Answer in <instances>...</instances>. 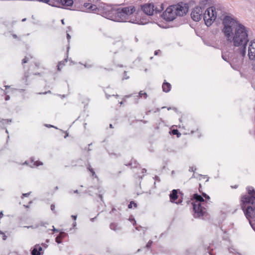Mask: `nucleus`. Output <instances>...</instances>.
Returning <instances> with one entry per match:
<instances>
[{"label": "nucleus", "mask_w": 255, "mask_h": 255, "mask_svg": "<svg viewBox=\"0 0 255 255\" xmlns=\"http://www.w3.org/2000/svg\"><path fill=\"white\" fill-rule=\"evenodd\" d=\"M5 91H4V94L5 95V100L7 101L10 99L9 96L7 95V94H10L13 92L15 89L11 88L10 86H5Z\"/></svg>", "instance_id": "15"}, {"label": "nucleus", "mask_w": 255, "mask_h": 255, "mask_svg": "<svg viewBox=\"0 0 255 255\" xmlns=\"http://www.w3.org/2000/svg\"><path fill=\"white\" fill-rule=\"evenodd\" d=\"M27 77H28V76L25 75L24 76V78H23V80H24L25 81V82H26V81H27Z\"/></svg>", "instance_id": "41"}, {"label": "nucleus", "mask_w": 255, "mask_h": 255, "mask_svg": "<svg viewBox=\"0 0 255 255\" xmlns=\"http://www.w3.org/2000/svg\"><path fill=\"white\" fill-rule=\"evenodd\" d=\"M84 6L87 9L88 12H93L94 13H100L103 11V5L98 8L97 5L89 2H85Z\"/></svg>", "instance_id": "11"}, {"label": "nucleus", "mask_w": 255, "mask_h": 255, "mask_svg": "<svg viewBox=\"0 0 255 255\" xmlns=\"http://www.w3.org/2000/svg\"><path fill=\"white\" fill-rule=\"evenodd\" d=\"M242 208L247 218H255V197L245 195L242 197Z\"/></svg>", "instance_id": "3"}, {"label": "nucleus", "mask_w": 255, "mask_h": 255, "mask_svg": "<svg viewBox=\"0 0 255 255\" xmlns=\"http://www.w3.org/2000/svg\"><path fill=\"white\" fill-rule=\"evenodd\" d=\"M61 234H60L59 235V236H58V237H57L55 239V241L58 243V244H60L61 243Z\"/></svg>", "instance_id": "26"}, {"label": "nucleus", "mask_w": 255, "mask_h": 255, "mask_svg": "<svg viewBox=\"0 0 255 255\" xmlns=\"http://www.w3.org/2000/svg\"><path fill=\"white\" fill-rule=\"evenodd\" d=\"M202 10L200 6H196L192 11L191 16L193 20L199 21L201 20L202 15Z\"/></svg>", "instance_id": "10"}, {"label": "nucleus", "mask_w": 255, "mask_h": 255, "mask_svg": "<svg viewBox=\"0 0 255 255\" xmlns=\"http://www.w3.org/2000/svg\"><path fill=\"white\" fill-rule=\"evenodd\" d=\"M31 193V192H29L28 193H23L22 194V196H21V198H23L24 197H28Z\"/></svg>", "instance_id": "30"}, {"label": "nucleus", "mask_w": 255, "mask_h": 255, "mask_svg": "<svg viewBox=\"0 0 255 255\" xmlns=\"http://www.w3.org/2000/svg\"><path fill=\"white\" fill-rule=\"evenodd\" d=\"M143 12L148 15H152L155 11V6L152 3H145L141 6Z\"/></svg>", "instance_id": "12"}, {"label": "nucleus", "mask_w": 255, "mask_h": 255, "mask_svg": "<svg viewBox=\"0 0 255 255\" xmlns=\"http://www.w3.org/2000/svg\"><path fill=\"white\" fill-rule=\"evenodd\" d=\"M76 225H77L76 222H74V223H73V225H73V227L74 228L75 227H76Z\"/></svg>", "instance_id": "42"}, {"label": "nucleus", "mask_w": 255, "mask_h": 255, "mask_svg": "<svg viewBox=\"0 0 255 255\" xmlns=\"http://www.w3.org/2000/svg\"><path fill=\"white\" fill-rule=\"evenodd\" d=\"M174 7L176 14L180 16H183L188 11V7L186 5V4L183 3L175 5Z\"/></svg>", "instance_id": "9"}, {"label": "nucleus", "mask_w": 255, "mask_h": 255, "mask_svg": "<svg viewBox=\"0 0 255 255\" xmlns=\"http://www.w3.org/2000/svg\"><path fill=\"white\" fill-rule=\"evenodd\" d=\"M89 168V170H90V171L92 173V175H94L95 174V173L94 170L93 169H92V168L91 169H90V168Z\"/></svg>", "instance_id": "35"}, {"label": "nucleus", "mask_w": 255, "mask_h": 255, "mask_svg": "<svg viewBox=\"0 0 255 255\" xmlns=\"http://www.w3.org/2000/svg\"><path fill=\"white\" fill-rule=\"evenodd\" d=\"M172 132L174 135L178 134V130L177 129H173Z\"/></svg>", "instance_id": "33"}, {"label": "nucleus", "mask_w": 255, "mask_h": 255, "mask_svg": "<svg viewBox=\"0 0 255 255\" xmlns=\"http://www.w3.org/2000/svg\"><path fill=\"white\" fill-rule=\"evenodd\" d=\"M253 68L255 70V64L253 66Z\"/></svg>", "instance_id": "54"}, {"label": "nucleus", "mask_w": 255, "mask_h": 255, "mask_svg": "<svg viewBox=\"0 0 255 255\" xmlns=\"http://www.w3.org/2000/svg\"><path fill=\"white\" fill-rule=\"evenodd\" d=\"M222 10L219 6H211L207 8L203 15L205 24L207 26L212 25L217 17H221Z\"/></svg>", "instance_id": "4"}, {"label": "nucleus", "mask_w": 255, "mask_h": 255, "mask_svg": "<svg viewBox=\"0 0 255 255\" xmlns=\"http://www.w3.org/2000/svg\"><path fill=\"white\" fill-rule=\"evenodd\" d=\"M137 163L135 160H131L130 162L128 163V164H126V165L130 166L131 168H134L136 167Z\"/></svg>", "instance_id": "21"}, {"label": "nucleus", "mask_w": 255, "mask_h": 255, "mask_svg": "<svg viewBox=\"0 0 255 255\" xmlns=\"http://www.w3.org/2000/svg\"><path fill=\"white\" fill-rule=\"evenodd\" d=\"M248 192L249 194V195L250 196H254L255 197V190L252 187H249L247 188Z\"/></svg>", "instance_id": "20"}, {"label": "nucleus", "mask_w": 255, "mask_h": 255, "mask_svg": "<svg viewBox=\"0 0 255 255\" xmlns=\"http://www.w3.org/2000/svg\"><path fill=\"white\" fill-rule=\"evenodd\" d=\"M146 172V170L144 168V169H142V172H141L142 173H144Z\"/></svg>", "instance_id": "40"}, {"label": "nucleus", "mask_w": 255, "mask_h": 255, "mask_svg": "<svg viewBox=\"0 0 255 255\" xmlns=\"http://www.w3.org/2000/svg\"><path fill=\"white\" fill-rule=\"evenodd\" d=\"M71 217L74 220H76L77 219V216L75 215H72Z\"/></svg>", "instance_id": "38"}, {"label": "nucleus", "mask_w": 255, "mask_h": 255, "mask_svg": "<svg viewBox=\"0 0 255 255\" xmlns=\"http://www.w3.org/2000/svg\"><path fill=\"white\" fill-rule=\"evenodd\" d=\"M110 128H113V127L112 124H110Z\"/></svg>", "instance_id": "47"}, {"label": "nucleus", "mask_w": 255, "mask_h": 255, "mask_svg": "<svg viewBox=\"0 0 255 255\" xmlns=\"http://www.w3.org/2000/svg\"><path fill=\"white\" fill-rule=\"evenodd\" d=\"M49 5L53 6L62 7L64 6H71L73 4V0H50Z\"/></svg>", "instance_id": "8"}, {"label": "nucleus", "mask_w": 255, "mask_h": 255, "mask_svg": "<svg viewBox=\"0 0 255 255\" xmlns=\"http://www.w3.org/2000/svg\"><path fill=\"white\" fill-rule=\"evenodd\" d=\"M25 20H26V18H25L22 19V21H25Z\"/></svg>", "instance_id": "52"}, {"label": "nucleus", "mask_w": 255, "mask_h": 255, "mask_svg": "<svg viewBox=\"0 0 255 255\" xmlns=\"http://www.w3.org/2000/svg\"><path fill=\"white\" fill-rule=\"evenodd\" d=\"M61 23H62V24H63V25H64V24H65V22H64V19H62V20H61Z\"/></svg>", "instance_id": "45"}, {"label": "nucleus", "mask_w": 255, "mask_h": 255, "mask_svg": "<svg viewBox=\"0 0 255 255\" xmlns=\"http://www.w3.org/2000/svg\"><path fill=\"white\" fill-rule=\"evenodd\" d=\"M53 231H54V232H59V230H57V229H56L54 226H53Z\"/></svg>", "instance_id": "39"}, {"label": "nucleus", "mask_w": 255, "mask_h": 255, "mask_svg": "<svg viewBox=\"0 0 255 255\" xmlns=\"http://www.w3.org/2000/svg\"><path fill=\"white\" fill-rule=\"evenodd\" d=\"M66 36H67V38L68 41H69V40L71 38V36L70 35V34L69 33H67Z\"/></svg>", "instance_id": "36"}, {"label": "nucleus", "mask_w": 255, "mask_h": 255, "mask_svg": "<svg viewBox=\"0 0 255 255\" xmlns=\"http://www.w3.org/2000/svg\"><path fill=\"white\" fill-rule=\"evenodd\" d=\"M74 193H78V190H76L75 191H74Z\"/></svg>", "instance_id": "53"}, {"label": "nucleus", "mask_w": 255, "mask_h": 255, "mask_svg": "<svg viewBox=\"0 0 255 255\" xmlns=\"http://www.w3.org/2000/svg\"><path fill=\"white\" fill-rule=\"evenodd\" d=\"M24 207H25L26 208H27L28 206H25V205H24Z\"/></svg>", "instance_id": "56"}, {"label": "nucleus", "mask_w": 255, "mask_h": 255, "mask_svg": "<svg viewBox=\"0 0 255 255\" xmlns=\"http://www.w3.org/2000/svg\"><path fill=\"white\" fill-rule=\"evenodd\" d=\"M31 254L32 255H40V253H39V252H38V250L35 247L33 250L32 251Z\"/></svg>", "instance_id": "25"}, {"label": "nucleus", "mask_w": 255, "mask_h": 255, "mask_svg": "<svg viewBox=\"0 0 255 255\" xmlns=\"http://www.w3.org/2000/svg\"><path fill=\"white\" fill-rule=\"evenodd\" d=\"M110 229L115 231H118L121 229V227L119 226L117 224L112 223L110 226Z\"/></svg>", "instance_id": "19"}, {"label": "nucleus", "mask_w": 255, "mask_h": 255, "mask_svg": "<svg viewBox=\"0 0 255 255\" xmlns=\"http://www.w3.org/2000/svg\"><path fill=\"white\" fill-rule=\"evenodd\" d=\"M35 247L38 250V252H39V253H40V252L42 251V247L41 246H40L39 245H37Z\"/></svg>", "instance_id": "29"}, {"label": "nucleus", "mask_w": 255, "mask_h": 255, "mask_svg": "<svg viewBox=\"0 0 255 255\" xmlns=\"http://www.w3.org/2000/svg\"><path fill=\"white\" fill-rule=\"evenodd\" d=\"M133 204L134 206L135 207H137V204L135 203L133 201H131L129 203V204L128 205V208H132V205Z\"/></svg>", "instance_id": "27"}, {"label": "nucleus", "mask_w": 255, "mask_h": 255, "mask_svg": "<svg viewBox=\"0 0 255 255\" xmlns=\"http://www.w3.org/2000/svg\"><path fill=\"white\" fill-rule=\"evenodd\" d=\"M152 243V241H151V240H150V241L147 243V245H146V248H150V246H151Z\"/></svg>", "instance_id": "31"}, {"label": "nucleus", "mask_w": 255, "mask_h": 255, "mask_svg": "<svg viewBox=\"0 0 255 255\" xmlns=\"http://www.w3.org/2000/svg\"><path fill=\"white\" fill-rule=\"evenodd\" d=\"M203 196H204L205 198H207V199H210V197H209L208 195H207V194H206L205 193H203Z\"/></svg>", "instance_id": "34"}, {"label": "nucleus", "mask_w": 255, "mask_h": 255, "mask_svg": "<svg viewBox=\"0 0 255 255\" xmlns=\"http://www.w3.org/2000/svg\"><path fill=\"white\" fill-rule=\"evenodd\" d=\"M67 61V59H65L64 60L59 62L58 65V68H57L58 71H61L60 66L64 65L65 62H66Z\"/></svg>", "instance_id": "24"}, {"label": "nucleus", "mask_w": 255, "mask_h": 255, "mask_svg": "<svg viewBox=\"0 0 255 255\" xmlns=\"http://www.w3.org/2000/svg\"><path fill=\"white\" fill-rule=\"evenodd\" d=\"M1 235H2V239L5 240L7 238V236L1 231Z\"/></svg>", "instance_id": "32"}, {"label": "nucleus", "mask_w": 255, "mask_h": 255, "mask_svg": "<svg viewBox=\"0 0 255 255\" xmlns=\"http://www.w3.org/2000/svg\"><path fill=\"white\" fill-rule=\"evenodd\" d=\"M193 198L196 200L193 204L194 217H200L205 213V209L202 207L201 205V202H204V199L202 196L197 194H195L193 196Z\"/></svg>", "instance_id": "5"}, {"label": "nucleus", "mask_w": 255, "mask_h": 255, "mask_svg": "<svg viewBox=\"0 0 255 255\" xmlns=\"http://www.w3.org/2000/svg\"><path fill=\"white\" fill-rule=\"evenodd\" d=\"M51 209L52 211H54V209H55V205H53V204H52L51 205Z\"/></svg>", "instance_id": "37"}, {"label": "nucleus", "mask_w": 255, "mask_h": 255, "mask_svg": "<svg viewBox=\"0 0 255 255\" xmlns=\"http://www.w3.org/2000/svg\"><path fill=\"white\" fill-rule=\"evenodd\" d=\"M164 9L163 4L161 3L160 5V7L158 8L157 7H155V11L156 13H159L161 12Z\"/></svg>", "instance_id": "23"}, {"label": "nucleus", "mask_w": 255, "mask_h": 255, "mask_svg": "<svg viewBox=\"0 0 255 255\" xmlns=\"http://www.w3.org/2000/svg\"><path fill=\"white\" fill-rule=\"evenodd\" d=\"M101 14L103 16L115 21L125 22L124 8H115L104 4Z\"/></svg>", "instance_id": "2"}, {"label": "nucleus", "mask_w": 255, "mask_h": 255, "mask_svg": "<svg viewBox=\"0 0 255 255\" xmlns=\"http://www.w3.org/2000/svg\"><path fill=\"white\" fill-rule=\"evenodd\" d=\"M222 57L223 59L230 63L231 60V54L228 52H223L222 54Z\"/></svg>", "instance_id": "16"}, {"label": "nucleus", "mask_w": 255, "mask_h": 255, "mask_svg": "<svg viewBox=\"0 0 255 255\" xmlns=\"http://www.w3.org/2000/svg\"><path fill=\"white\" fill-rule=\"evenodd\" d=\"M135 223H136V222H135V221H134V223H133V225H134L135 224Z\"/></svg>", "instance_id": "55"}, {"label": "nucleus", "mask_w": 255, "mask_h": 255, "mask_svg": "<svg viewBox=\"0 0 255 255\" xmlns=\"http://www.w3.org/2000/svg\"><path fill=\"white\" fill-rule=\"evenodd\" d=\"M139 228H141V227H136V229L137 230H139Z\"/></svg>", "instance_id": "50"}, {"label": "nucleus", "mask_w": 255, "mask_h": 255, "mask_svg": "<svg viewBox=\"0 0 255 255\" xmlns=\"http://www.w3.org/2000/svg\"><path fill=\"white\" fill-rule=\"evenodd\" d=\"M157 53H158V51H155L154 52V54H155V55H157Z\"/></svg>", "instance_id": "49"}, {"label": "nucleus", "mask_w": 255, "mask_h": 255, "mask_svg": "<svg viewBox=\"0 0 255 255\" xmlns=\"http://www.w3.org/2000/svg\"><path fill=\"white\" fill-rule=\"evenodd\" d=\"M99 197L101 198V200H103V196L102 195L100 194L99 195Z\"/></svg>", "instance_id": "44"}, {"label": "nucleus", "mask_w": 255, "mask_h": 255, "mask_svg": "<svg viewBox=\"0 0 255 255\" xmlns=\"http://www.w3.org/2000/svg\"><path fill=\"white\" fill-rule=\"evenodd\" d=\"M120 104H121V105H122V104H123V102H121L120 103Z\"/></svg>", "instance_id": "57"}, {"label": "nucleus", "mask_w": 255, "mask_h": 255, "mask_svg": "<svg viewBox=\"0 0 255 255\" xmlns=\"http://www.w3.org/2000/svg\"><path fill=\"white\" fill-rule=\"evenodd\" d=\"M177 191L176 190L174 189L170 194V200L171 202H174V201L177 199Z\"/></svg>", "instance_id": "18"}, {"label": "nucleus", "mask_w": 255, "mask_h": 255, "mask_svg": "<svg viewBox=\"0 0 255 255\" xmlns=\"http://www.w3.org/2000/svg\"><path fill=\"white\" fill-rule=\"evenodd\" d=\"M222 20V32L227 41L233 42L236 47H240V57L237 53L232 54L230 61L231 67L238 70L242 65L246 53V46L249 41L248 28L232 15H225Z\"/></svg>", "instance_id": "1"}, {"label": "nucleus", "mask_w": 255, "mask_h": 255, "mask_svg": "<svg viewBox=\"0 0 255 255\" xmlns=\"http://www.w3.org/2000/svg\"><path fill=\"white\" fill-rule=\"evenodd\" d=\"M124 8V15L126 18L125 22H128L133 23H138V19L135 15L136 8L133 5H130Z\"/></svg>", "instance_id": "6"}, {"label": "nucleus", "mask_w": 255, "mask_h": 255, "mask_svg": "<svg viewBox=\"0 0 255 255\" xmlns=\"http://www.w3.org/2000/svg\"><path fill=\"white\" fill-rule=\"evenodd\" d=\"M232 188H238V185H235L234 187L231 186Z\"/></svg>", "instance_id": "46"}, {"label": "nucleus", "mask_w": 255, "mask_h": 255, "mask_svg": "<svg viewBox=\"0 0 255 255\" xmlns=\"http://www.w3.org/2000/svg\"><path fill=\"white\" fill-rule=\"evenodd\" d=\"M28 60H29V58L27 57H25V58L24 59H23L22 60V64H24V63H27Z\"/></svg>", "instance_id": "28"}, {"label": "nucleus", "mask_w": 255, "mask_h": 255, "mask_svg": "<svg viewBox=\"0 0 255 255\" xmlns=\"http://www.w3.org/2000/svg\"><path fill=\"white\" fill-rule=\"evenodd\" d=\"M0 214H1V218L3 216V214H2V212L1 211Z\"/></svg>", "instance_id": "51"}, {"label": "nucleus", "mask_w": 255, "mask_h": 255, "mask_svg": "<svg viewBox=\"0 0 255 255\" xmlns=\"http://www.w3.org/2000/svg\"><path fill=\"white\" fill-rule=\"evenodd\" d=\"M190 171H193V167L190 168Z\"/></svg>", "instance_id": "48"}, {"label": "nucleus", "mask_w": 255, "mask_h": 255, "mask_svg": "<svg viewBox=\"0 0 255 255\" xmlns=\"http://www.w3.org/2000/svg\"><path fill=\"white\" fill-rule=\"evenodd\" d=\"M174 5L168 6L163 13L162 16L163 18L167 21H170L174 20L176 16L177 15L174 10Z\"/></svg>", "instance_id": "7"}, {"label": "nucleus", "mask_w": 255, "mask_h": 255, "mask_svg": "<svg viewBox=\"0 0 255 255\" xmlns=\"http://www.w3.org/2000/svg\"><path fill=\"white\" fill-rule=\"evenodd\" d=\"M248 56L251 60H255V39L252 40L248 48Z\"/></svg>", "instance_id": "13"}, {"label": "nucleus", "mask_w": 255, "mask_h": 255, "mask_svg": "<svg viewBox=\"0 0 255 255\" xmlns=\"http://www.w3.org/2000/svg\"><path fill=\"white\" fill-rule=\"evenodd\" d=\"M162 87L163 91L167 93L170 91L171 85L168 82H164L162 84Z\"/></svg>", "instance_id": "17"}, {"label": "nucleus", "mask_w": 255, "mask_h": 255, "mask_svg": "<svg viewBox=\"0 0 255 255\" xmlns=\"http://www.w3.org/2000/svg\"><path fill=\"white\" fill-rule=\"evenodd\" d=\"M23 164H26L30 167L33 168L42 165L43 163L39 161H35L34 159L32 157L29 160L25 161Z\"/></svg>", "instance_id": "14"}, {"label": "nucleus", "mask_w": 255, "mask_h": 255, "mask_svg": "<svg viewBox=\"0 0 255 255\" xmlns=\"http://www.w3.org/2000/svg\"><path fill=\"white\" fill-rule=\"evenodd\" d=\"M138 97L142 98H143L144 99H146L147 97V95L146 93L144 92L143 91H141L139 93Z\"/></svg>", "instance_id": "22"}, {"label": "nucleus", "mask_w": 255, "mask_h": 255, "mask_svg": "<svg viewBox=\"0 0 255 255\" xmlns=\"http://www.w3.org/2000/svg\"><path fill=\"white\" fill-rule=\"evenodd\" d=\"M12 36L13 37V38H17V36H16V35L15 34H13L12 35Z\"/></svg>", "instance_id": "43"}]
</instances>
